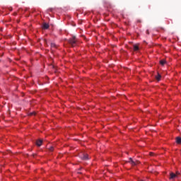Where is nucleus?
<instances>
[{
	"mask_svg": "<svg viewBox=\"0 0 181 181\" xmlns=\"http://www.w3.org/2000/svg\"><path fill=\"white\" fill-rule=\"evenodd\" d=\"M68 43H69L71 47L77 46V38L76 37V36H73L72 37L69 38V40H68Z\"/></svg>",
	"mask_w": 181,
	"mask_h": 181,
	"instance_id": "obj_1",
	"label": "nucleus"
},
{
	"mask_svg": "<svg viewBox=\"0 0 181 181\" xmlns=\"http://www.w3.org/2000/svg\"><path fill=\"white\" fill-rule=\"evenodd\" d=\"M133 50H134V52H138V50H139V47H138L137 45H133Z\"/></svg>",
	"mask_w": 181,
	"mask_h": 181,
	"instance_id": "obj_8",
	"label": "nucleus"
},
{
	"mask_svg": "<svg viewBox=\"0 0 181 181\" xmlns=\"http://www.w3.org/2000/svg\"><path fill=\"white\" fill-rule=\"evenodd\" d=\"M140 181H144V180H141Z\"/></svg>",
	"mask_w": 181,
	"mask_h": 181,
	"instance_id": "obj_17",
	"label": "nucleus"
},
{
	"mask_svg": "<svg viewBox=\"0 0 181 181\" xmlns=\"http://www.w3.org/2000/svg\"><path fill=\"white\" fill-rule=\"evenodd\" d=\"M176 142L177 144H181V137H177Z\"/></svg>",
	"mask_w": 181,
	"mask_h": 181,
	"instance_id": "obj_11",
	"label": "nucleus"
},
{
	"mask_svg": "<svg viewBox=\"0 0 181 181\" xmlns=\"http://www.w3.org/2000/svg\"><path fill=\"white\" fill-rule=\"evenodd\" d=\"M42 144H43V141L42 140H37L36 141V145L37 146H42Z\"/></svg>",
	"mask_w": 181,
	"mask_h": 181,
	"instance_id": "obj_6",
	"label": "nucleus"
},
{
	"mask_svg": "<svg viewBox=\"0 0 181 181\" xmlns=\"http://www.w3.org/2000/svg\"><path fill=\"white\" fill-rule=\"evenodd\" d=\"M80 158L82 160H88L90 158H88V154L83 153L80 154Z\"/></svg>",
	"mask_w": 181,
	"mask_h": 181,
	"instance_id": "obj_2",
	"label": "nucleus"
},
{
	"mask_svg": "<svg viewBox=\"0 0 181 181\" xmlns=\"http://www.w3.org/2000/svg\"><path fill=\"white\" fill-rule=\"evenodd\" d=\"M35 113H30V115H35Z\"/></svg>",
	"mask_w": 181,
	"mask_h": 181,
	"instance_id": "obj_14",
	"label": "nucleus"
},
{
	"mask_svg": "<svg viewBox=\"0 0 181 181\" xmlns=\"http://www.w3.org/2000/svg\"><path fill=\"white\" fill-rule=\"evenodd\" d=\"M160 64H161V66H165V64H166V61L165 59L160 60Z\"/></svg>",
	"mask_w": 181,
	"mask_h": 181,
	"instance_id": "obj_10",
	"label": "nucleus"
},
{
	"mask_svg": "<svg viewBox=\"0 0 181 181\" xmlns=\"http://www.w3.org/2000/svg\"><path fill=\"white\" fill-rule=\"evenodd\" d=\"M178 177H177V175H176V174L175 173H170V180H173V179H176V178H177Z\"/></svg>",
	"mask_w": 181,
	"mask_h": 181,
	"instance_id": "obj_4",
	"label": "nucleus"
},
{
	"mask_svg": "<svg viewBox=\"0 0 181 181\" xmlns=\"http://www.w3.org/2000/svg\"><path fill=\"white\" fill-rule=\"evenodd\" d=\"M160 78H162V76L160 74H158L157 76H156V79L157 81H160Z\"/></svg>",
	"mask_w": 181,
	"mask_h": 181,
	"instance_id": "obj_9",
	"label": "nucleus"
},
{
	"mask_svg": "<svg viewBox=\"0 0 181 181\" xmlns=\"http://www.w3.org/2000/svg\"><path fill=\"white\" fill-rule=\"evenodd\" d=\"M138 22H141V21H138Z\"/></svg>",
	"mask_w": 181,
	"mask_h": 181,
	"instance_id": "obj_15",
	"label": "nucleus"
},
{
	"mask_svg": "<svg viewBox=\"0 0 181 181\" xmlns=\"http://www.w3.org/2000/svg\"><path fill=\"white\" fill-rule=\"evenodd\" d=\"M175 175H177V177H179V176H180L181 175V171H176Z\"/></svg>",
	"mask_w": 181,
	"mask_h": 181,
	"instance_id": "obj_12",
	"label": "nucleus"
},
{
	"mask_svg": "<svg viewBox=\"0 0 181 181\" xmlns=\"http://www.w3.org/2000/svg\"><path fill=\"white\" fill-rule=\"evenodd\" d=\"M42 29H44V30H47V29L49 28V23H44L42 24Z\"/></svg>",
	"mask_w": 181,
	"mask_h": 181,
	"instance_id": "obj_5",
	"label": "nucleus"
},
{
	"mask_svg": "<svg viewBox=\"0 0 181 181\" xmlns=\"http://www.w3.org/2000/svg\"><path fill=\"white\" fill-rule=\"evenodd\" d=\"M57 48V45L53 42L51 43V49L52 50H54V49Z\"/></svg>",
	"mask_w": 181,
	"mask_h": 181,
	"instance_id": "obj_7",
	"label": "nucleus"
},
{
	"mask_svg": "<svg viewBox=\"0 0 181 181\" xmlns=\"http://www.w3.org/2000/svg\"><path fill=\"white\" fill-rule=\"evenodd\" d=\"M129 163H130V165H132V166H136V165H138L139 163V161H134L132 160V158H129Z\"/></svg>",
	"mask_w": 181,
	"mask_h": 181,
	"instance_id": "obj_3",
	"label": "nucleus"
},
{
	"mask_svg": "<svg viewBox=\"0 0 181 181\" xmlns=\"http://www.w3.org/2000/svg\"><path fill=\"white\" fill-rule=\"evenodd\" d=\"M151 156H152V153H151Z\"/></svg>",
	"mask_w": 181,
	"mask_h": 181,
	"instance_id": "obj_16",
	"label": "nucleus"
},
{
	"mask_svg": "<svg viewBox=\"0 0 181 181\" xmlns=\"http://www.w3.org/2000/svg\"><path fill=\"white\" fill-rule=\"evenodd\" d=\"M49 151H50L51 152H53V151H54L53 146H51V147L49 148Z\"/></svg>",
	"mask_w": 181,
	"mask_h": 181,
	"instance_id": "obj_13",
	"label": "nucleus"
}]
</instances>
